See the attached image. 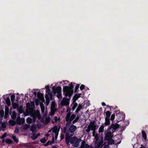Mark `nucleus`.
I'll return each mask as SVG.
<instances>
[{
	"instance_id": "obj_31",
	"label": "nucleus",
	"mask_w": 148,
	"mask_h": 148,
	"mask_svg": "<svg viewBox=\"0 0 148 148\" xmlns=\"http://www.w3.org/2000/svg\"><path fill=\"white\" fill-rule=\"evenodd\" d=\"M106 117L110 118L111 113L110 111H108L106 112Z\"/></svg>"
},
{
	"instance_id": "obj_18",
	"label": "nucleus",
	"mask_w": 148,
	"mask_h": 148,
	"mask_svg": "<svg viewBox=\"0 0 148 148\" xmlns=\"http://www.w3.org/2000/svg\"><path fill=\"white\" fill-rule=\"evenodd\" d=\"M108 141L107 143L108 145H111L114 144V140L112 138L109 139L108 140H106Z\"/></svg>"
},
{
	"instance_id": "obj_25",
	"label": "nucleus",
	"mask_w": 148,
	"mask_h": 148,
	"mask_svg": "<svg viewBox=\"0 0 148 148\" xmlns=\"http://www.w3.org/2000/svg\"><path fill=\"white\" fill-rule=\"evenodd\" d=\"M50 120L51 118L49 116L47 117L45 121V125L47 124L50 122Z\"/></svg>"
},
{
	"instance_id": "obj_20",
	"label": "nucleus",
	"mask_w": 148,
	"mask_h": 148,
	"mask_svg": "<svg viewBox=\"0 0 148 148\" xmlns=\"http://www.w3.org/2000/svg\"><path fill=\"white\" fill-rule=\"evenodd\" d=\"M53 132L55 134H58V127L56 126L53 127Z\"/></svg>"
},
{
	"instance_id": "obj_29",
	"label": "nucleus",
	"mask_w": 148,
	"mask_h": 148,
	"mask_svg": "<svg viewBox=\"0 0 148 148\" xmlns=\"http://www.w3.org/2000/svg\"><path fill=\"white\" fill-rule=\"evenodd\" d=\"M71 108H68L66 110V112H68V113L66 114V116H67V115L68 114H69L70 117H71V115L72 112H71Z\"/></svg>"
},
{
	"instance_id": "obj_43",
	"label": "nucleus",
	"mask_w": 148,
	"mask_h": 148,
	"mask_svg": "<svg viewBox=\"0 0 148 148\" xmlns=\"http://www.w3.org/2000/svg\"><path fill=\"white\" fill-rule=\"evenodd\" d=\"M7 136V133H5L0 137V138L1 139H3L5 138Z\"/></svg>"
},
{
	"instance_id": "obj_15",
	"label": "nucleus",
	"mask_w": 148,
	"mask_h": 148,
	"mask_svg": "<svg viewBox=\"0 0 148 148\" xmlns=\"http://www.w3.org/2000/svg\"><path fill=\"white\" fill-rule=\"evenodd\" d=\"M80 94H79L78 95L77 94H75L73 96V103L75 102L77 99L80 97Z\"/></svg>"
},
{
	"instance_id": "obj_34",
	"label": "nucleus",
	"mask_w": 148,
	"mask_h": 148,
	"mask_svg": "<svg viewBox=\"0 0 148 148\" xmlns=\"http://www.w3.org/2000/svg\"><path fill=\"white\" fill-rule=\"evenodd\" d=\"M16 122L19 125H21V121L20 118L19 119H18V117L16 119Z\"/></svg>"
},
{
	"instance_id": "obj_36",
	"label": "nucleus",
	"mask_w": 148,
	"mask_h": 148,
	"mask_svg": "<svg viewBox=\"0 0 148 148\" xmlns=\"http://www.w3.org/2000/svg\"><path fill=\"white\" fill-rule=\"evenodd\" d=\"M79 116H77L76 118L75 119H74V120H73V121L72 122V123H73V124H74L75 123L77 122L79 120Z\"/></svg>"
},
{
	"instance_id": "obj_11",
	"label": "nucleus",
	"mask_w": 148,
	"mask_h": 148,
	"mask_svg": "<svg viewBox=\"0 0 148 148\" xmlns=\"http://www.w3.org/2000/svg\"><path fill=\"white\" fill-rule=\"evenodd\" d=\"M53 92L54 94H56L57 92H61V87L60 86H58L56 88L55 86H53L52 88Z\"/></svg>"
},
{
	"instance_id": "obj_59",
	"label": "nucleus",
	"mask_w": 148,
	"mask_h": 148,
	"mask_svg": "<svg viewBox=\"0 0 148 148\" xmlns=\"http://www.w3.org/2000/svg\"><path fill=\"white\" fill-rule=\"evenodd\" d=\"M26 106L27 108H29L30 106V103L29 102H28L26 103Z\"/></svg>"
},
{
	"instance_id": "obj_40",
	"label": "nucleus",
	"mask_w": 148,
	"mask_h": 148,
	"mask_svg": "<svg viewBox=\"0 0 148 148\" xmlns=\"http://www.w3.org/2000/svg\"><path fill=\"white\" fill-rule=\"evenodd\" d=\"M15 98L14 95H12L11 96V99L12 102H13L14 101Z\"/></svg>"
},
{
	"instance_id": "obj_10",
	"label": "nucleus",
	"mask_w": 148,
	"mask_h": 148,
	"mask_svg": "<svg viewBox=\"0 0 148 148\" xmlns=\"http://www.w3.org/2000/svg\"><path fill=\"white\" fill-rule=\"evenodd\" d=\"M69 102L68 99L66 97H64L61 101L60 105L62 106H67L69 105Z\"/></svg>"
},
{
	"instance_id": "obj_2",
	"label": "nucleus",
	"mask_w": 148,
	"mask_h": 148,
	"mask_svg": "<svg viewBox=\"0 0 148 148\" xmlns=\"http://www.w3.org/2000/svg\"><path fill=\"white\" fill-rule=\"evenodd\" d=\"M76 117V114H72L71 117H70L69 114H68L67 116L66 117L65 120L66 122V127H70V125L72 123V121Z\"/></svg>"
},
{
	"instance_id": "obj_38",
	"label": "nucleus",
	"mask_w": 148,
	"mask_h": 148,
	"mask_svg": "<svg viewBox=\"0 0 148 148\" xmlns=\"http://www.w3.org/2000/svg\"><path fill=\"white\" fill-rule=\"evenodd\" d=\"M49 94V99H50L51 100H53V93L52 92H51L49 93H48Z\"/></svg>"
},
{
	"instance_id": "obj_47",
	"label": "nucleus",
	"mask_w": 148,
	"mask_h": 148,
	"mask_svg": "<svg viewBox=\"0 0 148 148\" xmlns=\"http://www.w3.org/2000/svg\"><path fill=\"white\" fill-rule=\"evenodd\" d=\"M117 109H118V107L117 106H116L114 108V110L115 112V114H116V113H117L118 112H120L119 110H117Z\"/></svg>"
},
{
	"instance_id": "obj_16",
	"label": "nucleus",
	"mask_w": 148,
	"mask_h": 148,
	"mask_svg": "<svg viewBox=\"0 0 148 148\" xmlns=\"http://www.w3.org/2000/svg\"><path fill=\"white\" fill-rule=\"evenodd\" d=\"M110 124V119L107 117L105 118V122L103 124L104 126H106L107 125H109Z\"/></svg>"
},
{
	"instance_id": "obj_1",
	"label": "nucleus",
	"mask_w": 148,
	"mask_h": 148,
	"mask_svg": "<svg viewBox=\"0 0 148 148\" xmlns=\"http://www.w3.org/2000/svg\"><path fill=\"white\" fill-rule=\"evenodd\" d=\"M73 83L71 82L70 86H63V94L65 97H70L73 92Z\"/></svg>"
},
{
	"instance_id": "obj_62",
	"label": "nucleus",
	"mask_w": 148,
	"mask_h": 148,
	"mask_svg": "<svg viewBox=\"0 0 148 148\" xmlns=\"http://www.w3.org/2000/svg\"><path fill=\"white\" fill-rule=\"evenodd\" d=\"M47 143L48 144V145H51L52 144H53L51 142V140H49L47 141Z\"/></svg>"
},
{
	"instance_id": "obj_57",
	"label": "nucleus",
	"mask_w": 148,
	"mask_h": 148,
	"mask_svg": "<svg viewBox=\"0 0 148 148\" xmlns=\"http://www.w3.org/2000/svg\"><path fill=\"white\" fill-rule=\"evenodd\" d=\"M46 100L47 105H48L49 103V102L50 99H47H47H46Z\"/></svg>"
},
{
	"instance_id": "obj_54",
	"label": "nucleus",
	"mask_w": 148,
	"mask_h": 148,
	"mask_svg": "<svg viewBox=\"0 0 148 148\" xmlns=\"http://www.w3.org/2000/svg\"><path fill=\"white\" fill-rule=\"evenodd\" d=\"M45 98L46 99H49V96L47 94H46L45 95Z\"/></svg>"
},
{
	"instance_id": "obj_46",
	"label": "nucleus",
	"mask_w": 148,
	"mask_h": 148,
	"mask_svg": "<svg viewBox=\"0 0 148 148\" xmlns=\"http://www.w3.org/2000/svg\"><path fill=\"white\" fill-rule=\"evenodd\" d=\"M115 114H113L111 115V117L110 118V120L111 121H113L115 117Z\"/></svg>"
},
{
	"instance_id": "obj_9",
	"label": "nucleus",
	"mask_w": 148,
	"mask_h": 148,
	"mask_svg": "<svg viewBox=\"0 0 148 148\" xmlns=\"http://www.w3.org/2000/svg\"><path fill=\"white\" fill-rule=\"evenodd\" d=\"M77 127L75 126L73 124L69 128V130H67V132L68 133V134L69 133H73L75 131L77 130Z\"/></svg>"
},
{
	"instance_id": "obj_44",
	"label": "nucleus",
	"mask_w": 148,
	"mask_h": 148,
	"mask_svg": "<svg viewBox=\"0 0 148 148\" xmlns=\"http://www.w3.org/2000/svg\"><path fill=\"white\" fill-rule=\"evenodd\" d=\"M54 120H55V121H52V120H51V121L52 122L53 124H54L55 123V122H57V121L58 120V118H57V116H55L54 117Z\"/></svg>"
},
{
	"instance_id": "obj_5",
	"label": "nucleus",
	"mask_w": 148,
	"mask_h": 148,
	"mask_svg": "<svg viewBox=\"0 0 148 148\" xmlns=\"http://www.w3.org/2000/svg\"><path fill=\"white\" fill-rule=\"evenodd\" d=\"M55 102H52L51 107V111L49 113L50 116H52L57 111V109L55 108Z\"/></svg>"
},
{
	"instance_id": "obj_37",
	"label": "nucleus",
	"mask_w": 148,
	"mask_h": 148,
	"mask_svg": "<svg viewBox=\"0 0 148 148\" xmlns=\"http://www.w3.org/2000/svg\"><path fill=\"white\" fill-rule=\"evenodd\" d=\"M12 138L14 140V141L16 143L18 142V140L17 139L16 137L14 136H12Z\"/></svg>"
},
{
	"instance_id": "obj_22",
	"label": "nucleus",
	"mask_w": 148,
	"mask_h": 148,
	"mask_svg": "<svg viewBox=\"0 0 148 148\" xmlns=\"http://www.w3.org/2000/svg\"><path fill=\"white\" fill-rule=\"evenodd\" d=\"M36 128V125L35 124H33L32 125L30 128V130L33 132H35V129Z\"/></svg>"
},
{
	"instance_id": "obj_19",
	"label": "nucleus",
	"mask_w": 148,
	"mask_h": 148,
	"mask_svg": "<svg viewBox=\"0 0 148 148\" xmlns=\"http://www.w3.org/2000/svg\"><path fill=\"white\" fill-rule=\"evenodd\" d=\"M18 112L20 114H22L23 112V107L22 106H20L17 108Z\"/></svg>"
},
{
	"instance_id": "obj_58",
	"label": "nucleus",
	"mask_w": 148,
	"mask_h": 148,
	"mask_svg": "<svg viewBox=\"0 0 148 148\" xmlns=\"http://www.w3.org/2000/svg\"><path fill=\"white\" fill-rule=\"evenodd\" d=\"M66 127H64L63 128V131L64 133H66L67 132H66L67 130Z\"/></svg>"
},
{
	"instance_id": "obj_33",
	"label": "nucleus",
	"mask_w": 148,
	"mask_h": 148,
	"mask_svg": "<svg viewBox=\"0 0 148 148\" xmlns=\"http://www.w3.org/2000/svg\"><path fill=\"white\" fill-rule=\"evenodd\" d=\"M26 122L29 124H30L32 122V118L29 117L26 119Z\"/></svg>"
},
{
	"instance_id": "obj_49",
	"label": "nucleus",
	"mask_w": 148,
	"mask_h": 148,
	"mask_svg": "<svg viewBox=\"0 0 148 148\" xmlns=\"http://www.w3.org/2000/svg\"><path fill=\"white\" fill-rule=\"evenodd\" d=\"M85 85L82 84L80 87V89L81 90H82L85 88Z\"/></svg>"
},
{
	"instance_id": "obj_41",
	"label": "nucleus",
	"mask_w": 148,
	"mask_h": 148,
	"mask_svg": "<svg viewBox=\"0 0 148 148\" xmlns=\"http://www.w3.org/2000/svg\"><path fill=\"white\" fill-rule=\"evenodd\" d=\"M57 97L58 99H60L62 98V94L61 92L57 93Z\"/></svg>"
},
{
	"instance_id": "obj_61",
	"label": "nucleus",
	"mask_w": 148,
	"mask_h": 148,
	"mask_svg": "<svg viewBox=\"0 0 148 148\" xmlns=\"http://www.w3.org/2000/svg\"><path fill=\"white\" fill-rule=\"evenodd\" d=\"M90 131V128H88V129H86V132L89 133Z\"/></svg>"
},
{
	"instance_id": "obj_4",
	"label": "nucleus",
	"mask_w": 148,
	"mask_h": 148,
	"mask_svg": "<svg viewBox=\"0 0 148 148\" xmlns=\"http://www.w3.org/2000/svg\"><path fill=\"white\" fill-rule=\"evenodd\" d=\"M95 148H102L103 145H102L99 142V138L98 135L95 136Z\"/></svg>"
},
{
	"instance_id": "obj_23",
	"label": "nucleus",
	"mask_w": 148,
	"mask_h": 148,
	"mask_svg": "<svg viewBox=\"0 0 148 148\" xmlns=\"http://www.w3.org/2000/svg\"><path fill=\"white\" fill-rule=\"evenodd\" d=\"M142 132L143 138H144L145 140H146L147 138V134L144 131H142Z\"/></svg>"
},
{
	"instance_id": "obj_14",
	"label": "nucleus",
	"mask_w": 148,
	"mask_h": 148,
	"mask_svg": "<svg viewBox=\"0 0 148 148\" xmlns=\"http://www.w3.org/2000/svg\"><path fill=\"white\" fill-rule=\"evenodd\" d=\"M70 136L69 134H68V133L66 132V134L65 141L67 145H69V143H70Z\"/></svg>"
},
{
	"instance_id": "obj_56",
	"label": "nucleus",
	"mask_w": 148,
	"mask_h": 148,
	"mask_svg": "<svg viewBox=\"0 0 148 148\" xmlns=\"http://www.w3.org/2000/svg\"><path fill=\"white\" fill-rule=\"evenodd\" d=\"M64 138V135L62 134H61L60 135V139L61 140H62Z\"/></svg>"
},
{
	"instance_id": "obj_60",
	"label": "nucleus",
	"mask_w": 148,
	"mask_h": 148,
	"mask_svg": "<svg viewBox=\"0 0 148 148\" xmlns=\"http://www.w3.org/2000/svg\"><path fill=\"white\" fill-rule=\"evenodd\" d=\"M109 145H108V144L107 145H105L103 147L104 148H109Z\"/></svg>"
},
{
	"instance_id": "obj_12",
	"label": "nucleus",
	"mask_w": 148,
	"mask_h": 148,
	"mask_svg": "<svg viewBox=\"0 0 148 148\" xmlns=\"http://www.w3.org/2000/svg\"><path fill=\"white\" fill-rule=\"evenodd\" d=\"M80 148H93L92 146L85 143V142L83 141L82 143Z\"/></svg>"
},
{
	"instance_id": "obj_27",
	"label": "nucleus",
	"mask_w": 148,
	"mask_h": 148,
	"mask_svg": "<svg viewBox=\"0 0 148 148\" xmlns=\"http://www.w3.org/2000/svg\"><path fill=\"white\" fill-rule=\"evenodd\" d=\"M6 103V104L8 106H9L10 104V99L9 97H7L5 100Z\"/></svg>"
},
{
	"instance_id": "obj_3",
	"label": "nucleus",
	"mask_w": 148,
	"mask_h": 148,
	"mask_svg": "<svg viewBox=\"0 0 148 148\" xmlns=\"http://www.w3.org/2000/svg\"><path fill=\"white\" fill-rule=\"evenodd\" d=\"M82 140L80 138L78 139L76 136H75L70 138V143L72 144L73 146L77 147Z\"/></svg>"
},
{
	"instance_id": "obj_53",
	"label": "nucleus",
	"mask_w": 148,
	"mask_h": 148,
	"mask_svg": "<svg viewBox=\"0 0 148 148\" xmlns=\"http://www.w3.org/2000/svg\"><path fill=\"white\" fill-rule=\"evenodd\" d=\"M36 117L37 116L38 118L39 119H40V115L39 113H38V114H36Z\"/></svg>"
},
{
	"instance_id": "obj_8",
	"label": "nucleus",
	"mask_w": 148,
	"mask_h": 148,
	"mask_svg": "<svg viewBox=\"0 0 148 148\" xmlns=\"http://www.w3.org/2000/svg\"><path fill=\"white\" fill-rule=\"evenodd\" d=\"M105 132L106 133L104 137V140L105 141L108 140L109 139L112 138L113 137V135L111 132L106 131V132Z\"/></svg>"
},
{
	"instance_id": "obj_24",
	"label": "nucleus",
	"mask_w": 148,
	"mask_h": 148,
	"mask_svg": "<svg viewBox=\"0 0 148 148\" xmlns=\"http://www.w3.org/2000/svg\"><path fill=\"white\" fill-rule=\"evenodd\" d=\"M105 126H104L103 125H101L99 127V133H101L103 132L104 131V127Z\"/></svg>"
},
{
	"instance_id": "obj_17",
	"label": "nucleus",
	"mask_w": 148,
	"mask_h": 148,
	"mask_svg": "<svg viewBox=\"0 0 148 148\" xmlns=\"http://www.w3.org/2000/svg\"><path fill=\"white\" fill-rule=\"evenodd\" d=\"M77 106V104L76 102H74V103H73V102L72 104H71L70 105V107H72V112L74 111Z\"/></svg>"
},
{
	"instance_id": "obj_35",
	"label": "nucleus",
	"mask_w": 148,
	"mask_h": 148,
	"mask_svg": "<svg viewBox=\"0 0 148 148\" xmlns=\"http://www.w3.org/2000/svg\"><path fill=\"white\" fill-rule=\"evenodd\" d=\"M5 142L9 144H12L13 143V141L10 139H7L5 140Z\"/></svg>"
},
{
	"instance_id": "obj_26",
	"label": "nucleus",
	"mask_w": 148,
	"mask_h": 148,
	"mask_svg": "<svg viewBox=\"0 0 148 148\" xmlns=\"http://www.w3.org/2000/svg\"><path fill=\"white\" fill-rule=\"evenodd\" d=\"M37 95V97L39 98H44L43 94L42 93H40V92H38Z\"/></svg>"
},
{
	"instance_id": "obj_52",
	"label": "nucleus",
	"mask_w": 148,
	"mask_h": 148,
	"mask_svg": "<svg viewBox=\"0 0 148 148\" xmlns=\"http://www.w3.org/2000/svg\"><path fill=\"white\" fill-rule=\"evenodd\" d=\"M99 141V142L101 143V144L102 145H105L106 143H104V144H103V140H100V141Z\"/></svg>"
},
{
	"instance_id": "obj_28",
	"label": "nucleus",
	"mask_w": 148,
	"mask_h": 148,
	"mask_svg": "<svg viewBox=\"0 0 148 148\" xmlns=\"http://www.w3.org/2000/svg\"><path fill=\"white\" fill-rule=\"evenodd\" d=\"M49 86L47 85L45 86V88L46 89V92L48 94L50 93H51L50 92L51 90L49 88Z\"/></svg>"
},
{
	"instance_id": "obj_63",
	"label": "nucleus",
	"mask_w": 148,
	"mask_h": 148,
	"mask_svg": "<svg viewBox=\"0 0 148 148\" xmlns=\"http://www.w3.org/2000/svg\"><path fill=\"white\" fill-rule=\"evenodd\" d=\"M51 142H52V143L53 144L54 143V138L53 136L52 137V140L51 141Z\"/></svg>"
},
{
	"instance_id": "obj_48",
	"label": "nucleus",
	"mask_w": 148,
	"mask_h": 148,
	"mask_svg": "<svg viewBox=\"0 0 148 148\" xmlns=\"http://www.w3.org/2000/svg\"><path fill=\"white\" fill-rule=\"evenodd\" d=\"M82 108V106L81 104H80L79 105L76 109L79 111Z\"/></svg>"
},
{
	"instance_id": "obj_64",
	"label": "nucleus",
	"mask_w": 148,
	"mask_h": 148,
	"mask_svg": "<svg viewBox=\"0 0 148 148\" xmlns=\"http://www.w3.org/2000/svg\"><path fill=\"white\" fill-rule=\"evenodd\" d=\"M33 94L35 97H36L37 95V92L36 91H34L33 92Z\"/></svg>"
},
{
	"instance_id": "obj_7",
	"label": "nucleus",
	"mask_w": 148,
	"mask_h": 148,
	"mask_svg": "<svg viewBox=\"0 0 148 148\" xmlns=\"http://www.w3.org/2000/svg\"><path fill=\"white\" fill-rule=\"evenodd\" d=\"M119 127V125L117 124H112L110 127L108 128L107 131H105V132L106 131H110L112 129V131L114 130V131L118 128Z\"/></svg>"
},
{
	"instance_id": "obj_13",
	"label": "nucleus",
	"mask_w": 148,
	"mask_h": 148,
	"mask_svg": "<svg viewBox=\"0 0 148 148\" xmlns=\"http://www.w3.org/2000/svg\"><path fill=\"white\" fill-rule=\"evenodd\" d=\"M90 127V130L92 131H95L96 125H95V122L93 121V122H91L89 125Z\"/></svg>"
},
{
	"instance_id": "obj_21",
	"label": "nucleus",
	"mask_w": 148,
	"mask_h": 148,
	"mask_svg": "<svg viewBox=\"0 0 148 148\" xmlns=\"http://www.w3.org/2000/svg\"><path fill=\"white\" fill-rule=\"evenodd\" d=\"M6 124L4 122L2 123L1 124V128L3 131H5V129L6 128Z\"/></svg>"
},
{
	"instance_id": "obj_50",
	"label": "nucleus",
	"mask_w": 148,
	"mask_h": 148,
	"mask_svg": "<svg viewBox=\"0 0 148 148\" xmlns=\"http://www.w3.org/2000/svg\"><path fill=\"white\" fill-rule=\"evenodd\" d=\"M19 132V129L18 127H16L14 131V132L15 134L18 133Z\"/></svg>"
},
{
	"instance_id": "obj_42",
	"label": "nucleus",
	"mask_w": 148,
	"mask_h": 148,
	"mask_svg": "<svg viewBox=\"0 0 148 148\" xmlns=\"http://www.w3.org/2000/svg\"><path fill=\"white\" fill-rule=\"evenodd\" d=\"M46 140H47L45 138H44L40 139V142L42 143H45L46 142Z\"/></svg>"
},
{
	"instance_id": "obj_32",
	"label": "nucleus",
	"mask_w": 148,
	"mask_h": 148,
	"mask_svg": "<svg viewBox=\"0 0 148 148\" xmlns=\"http://www.w3.org/2000/svg\"><path fill=\"white\" fill-rule=\"evenodd\" d=\"M18 107V104L15 103H12V107L13 109H15L16 108H17Z\"/></svg>"
},
{
	"instance_id": "obj_6",
	"label": "nucleus",
	"mask_w": 148,
	"mask_h": 148,
	"mask_svg": "<svg viewBox=\"0 0 148 148\" xmlns=\"http://www.w3.org/2000/svg\"><path fill=\"white\" fill-rule=\"evenodd\" d=\"M116 116L118 119L117 121H119V122L124 120L125 117V115L123 112L120 113L119 112L118 113H116Z\"/></svg>"
},
{
	"instance_id": "obj_55",
	"label": "nucleus",
	"mask_w": 148,
	"mask_h": 148,
	"mask_svg": "<svg viewBox=\"0 0 148 148\" xmlns=\"http://www.w3.org/2000/svg\"><path fill=\"white\" fill-rule=\"evenodd\" d=\"M45 98L46 99H49V96L47 94H46L45 95Z\"/></svg>"
},
{
	"instance_id": "obj_51",
	"label": "nucleus",
	"mask_w": 148,
	"mask_h": 148,
	"mask_svg": "<svg viewBox=\"0 0 148 148\" xmlns=\"http://www.w3.org/2000/svg\"><path fill=\"white\" fill-rule=\"evenodd\" d=\"M4 114V112L3 110H1V113L0 115L1 116H3Z\"/></svg>"
},
{
	"instance_id": "obj_39",
	"label": "nucleus",
	"mask_w": 148,
	"mask_h": 148,
	"mask_svg": "<svg viewBox=\"0 0 148 148\" xmlns=\"http://www.w3.org/2000/svg\"><path fill=\"white\" fill-rule=\"evenodd\" d=\"M79 85L77 84L76 86L75 89V93L77 92V90L79 89Z\"/></svg>"
},
{
	"instance_id": "obj_45",
	"label": "nucleus",
	"mask_w": 148,
	"mask_h": 148,
	"mask_svg": "<svg viewBox=\"0 0 148 148\" xmlns=\"http://www.w3.org/2000/svg\"><path fill=\"white\" fill-rule=\"evenodd\" d=\"M38 137V136H36L35 134H33V137H32V139L33 140H35Z\"/></svg>"
},
{
	"instance_id": "obj_30",
	"label": "nucleus",
	"mask_w": 148,
	"mask_h": 148,
	"mask_svg": "<svg viewBox=\"0 0 148 148\" xmlns=\"http://www.w3.org/2000/svg\"><path fill=\"white\" fill-rule=\"evenodd\" d=\"M30 125L29 124H26L23 127V129L27 130L30 127Z\"/></svg>"
}]
</instances>
